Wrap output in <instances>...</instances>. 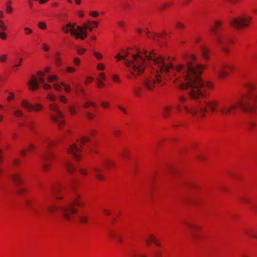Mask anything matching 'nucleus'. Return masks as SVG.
<instances>
[{
  "label": "nucleus",
  "instance_id": "37998d69",
  "mask_svg": "<svg viewBox=\"0 0 257 257\" xmlns=\"http://www.w3.org/2000/svg\"><path fill=\"white\" fill-rule=\"evenodd\" d=\"M109 235L111 237H114L116 238L117 235L116 234V233L113 231V230H110L109 231Z\"/></svg>",
  "mask_w": 257,
  "mask_h": 257
},
{
  "label": "nucleus",
  "instance_id": "dca6fc26",
  "mask_svg": "<svg viewBox=\"0 0 257 257\" xmlns=\"http://www.w3.org/2000/svg\"><path fill=\"white\" fill-rule=\"evenodd\" d=\"M75 24L71 23L69 22L67 24L66 26H64L62 27V30L65 33H68L69 31H70V33L71 34L72 31H77V29H75Z\"/></svg>",
  "mask_w": 257,
  "mask_h": 257
},
{
  "label": "nucleus",
  "instance_id": "6e6d98bb",
  "mask_svg": "<svg viewBox=\"0 0 257 257\" xmlns=\"http://www.w3.org/2000/svg\"><path fill=\"white\" fill-rule=\"evenodd\" d=\"M97 69L99 70H104V66L103 64L100 63L97 65Z\"/></svg>",
  "mask_w": 257,
  "mask_h": 257
},
{
  "label": "nucleus",
  "instance_id": "4468645a",
  "mask_svg": "<svg viewBox=\"0 0 257 257\" xmlns=\"http://www.w3.org/2000/svg\"><path fill=\"white\" fill-rule=\"evenodd\" d=\"M185 224L188 227L190 230V234L193 239H196L197 236L196 235L195 233L199 229V227L189 223H185Z\"/></svg>",
  "mask_w": 257,
  "mask_h": 257
},
{
  "label": "nucleus",
  "instance_id": "7ed1b4c3",
  "mask_svg": "<svg viewBox=\"0 0 257 257\" xmlns=\"http://www.w3.org/2000/svg\"><path fill=\"white\" fill-rule=\"evenodd\" d=\"M75 205L83 207L85 203L78 197L73 199L70 202L64 204L60 203L58 205L47 202L44 204V208L50 214H54L57 212L60 213L65 220L70 221L73 215L77 212V209L74 207Z\"/></svg>",
  "mask_w": 257,
  "mask_h": 257
},
{
  "label": "nucleus",
  "instance_id": "5fc2aeb1",
  "mask_svg": "<svg viewBox=\"0 0 257 257\" xmlns=\"http://www.w3.org/2000/svg\"><path fill=\"white\" fill-rule=\"evenodd\" d=\"M241 201L244 203H246V204H250V200H249L247 198H242Z\"/></svg>",
  "mask_w": 257,
  "mask_h": 257
},
{
  "label": "nucleus",
  "instance_id": "58836bf2",
  "mask_svg": "<svg viewBox=\"0 0 257 257\" xmlns=\"http://www.w3.org/2000/svg\"><path fill=\"white\" fill-rule=\"evenodd\" d=\"M14 98V94L11 92L9 93V95L7 97L8 101L10 102Z\"/></svg>",
  "mask_w": 257,
  "mask_h": 257
},
{
  "label": "nucleus",
  "instance_id": "ea45409f",
  "mask_svg": "<svg viewBox=\"0 0 257 257\" xmlns=\"http://www.w3.org/2000/svg\"><path fill=\"white\" fill-rule=\"evenodd\" d=\"M93 54L96 56V57L99 60H101L103 57L102 55L99 53V52H94Z\"/></svg>",
  "mask_w": 257,
  "mask_h": 257
},
{
  "label": "nucleus",
  "instance_id": "338daca9",
  "mask_svg": "<svg viewBox=\"0 0 257 257\" xmlns=\"http://www.w3.org/2000/svg\"><path fill=\"white\" fill-rule=\"evenodd\" d=\"M103 212L104 214H105L106 215H110L111 213L110 212L109 210H107V209H104L103 210Z\"/></svg>",
  "mask_w": 257,
  "mask_h": 257
},
{
  "label": "nucleus",
  "instance_id": "a211bd4d",
  "mask_svg": "<svg viewBox=\"0 0 257 257\" xmlns=\"http://www.w3.org/2000/svg\"><path fill=\"white\" fill-rule=\"evenodd\" d=\"M78 219L81 223L83 224L87 223L89 221V217L84 212L80 213L78 215Z\"/></svg>",
  "mask_w": 257,
  "mask_h": 257
},
{
  "label": "nucleus",
  "instance_id": "4d7b16f0",
  "mask_svg": "<svg viewBox=\"0 0 257 257\" xmlns=\"http://www.w3.org/2000/svg\"><path fill=\"white\" fill-rule=\"evenodd\" d=\"M118 108L122 111L124 114H127V112L125 108L122 107L121 106H118Z\"/></svg>",
  "mask_w": 257,
  "mask_h": 257
},
{
  "label": "nucleus",
  "instance_id": "de8ad7c7",
  "mask_svg": "<svg viewBox=\"0 0 257 257\" xmlns=\"http://www.w3.org/2000/svg\"><path fill=\"white\" fill-rule=\"evenodd\" d=\"M121 133L120 131H119V130H115L113 131V134L116 137H118L119 136H120L121 135Z\"/></svg>",
  "mask_w": 257,
  "mask_h": 257
},
{
  "label": "nucleus",
  "instance_id": "2eb2a0df",
  "mask_svg": "<svg viewBox=\"0 0 257 257\" xmlns=\"http://www.w3.org/2000/svg\"><path fill=\"white\" fill-rule=\"evenodd\" d=\"M144 240L148 245H149L151 243H154L156 246H160V243L157 240L156 237L152 235H150L148 237L144 238Z\"/></svg>",
  "mask_w": 257,
  "mask_h": 257
},
{
  "label": "nucleus",
  "instance_id": "6e6552de",
  "mask_svg": "<svg viewBox=\"0 0 257 257\" xmlns=\"http://www.w3.org/2000/svg\"><path fill=\"white\" fill-rule=\"evenodd\" d=\"M234 66L228 63L220 64L215 67L213 69L215 74L219 79L224 78L228 74V71H232Z\"/></svg>",
  "mask_w": 257,
  "mask_h": 257
},
{
  "label": "nucleus",
  "instance_id": "39448f33",
  "mask_svg": "<svg viewBox=\"0 0 257 257\" xmlns=\"http://www.w3.org/2000/svg\"><path fill=\"white\" fill-rule=\"evenodd\" d=\"M46 98L49 101L48 107L52 112L50 115L51 120L57 124L59 127H62L64 124V121L63 119V115L59 109L58 105L54 103L56 100V96L53 94L48 93Z\"/></svg>",
  "mask_w": 257,
  "mask_h": 257
},
{
  "label": "nucleus",
  "instance_id": "774afa93",
  "mask_svg": "<svg viewBox=\"0 0 257 257\" xmlns=\"http://www.w3.org/2000/svg\"><path fill=\"white\" fill-rule=\"evenodd\" d=\"M134 257H147V256L144 254L140 253L138 255H135Z\"/></svg>",
  "mask_w": 257,
  "mask_h": 257
},
{
  "label": "nucleus",
  "instance_id": "bb28decb",
  "mask_svg": "<svg viewBox=\"0 0 257 257\" xmlns=\"http://www.w3.org/2000/svg\"><path fill=\"white\" fill-rule=\"evenodd\" d=\"M38 27L41 30H45L47 28V25L44 22H40L38 24Z\"/></svg>",
  "mask_w": 257,
  "mask_h": 257
},
{
  "label": "nucleus",
  "instance_id": "20e7f679",
  "mask_svg": "<svg viewBox=\"0 0 257 257\" xmlns=\"http://www.w3.org/2000/svg\"><path fill=\"white\" fill-rule=\"evenodd\" d=\"M209 31L222 50L224 52H228V46L232 40L229 34L223 30L221 23L216 22L214 26L210 27Z\"/></svg>",
  "mask_w": 257,
  "mask_h": 257
},
{
  "label": "nucleus",
  "instance_id": "ddd939ff",
  "mask_svg": "<svg viewBox=\"0 0 257 257\" xmlns=\"http://www.w3.org/2000/svg\"><path fill=\"white\" fill-rule=\"evenodd\" d=\"M17 195H24L27 191L23 184V179L17 174Z\"/></svg>",
  "mask_w": 257,
  "mask_h": 257
},
{
  "label": "nucleus",
  "instance_id": "f257e3e1",
  "mask_svg": "<svg viewBox=\"0 0 257 257\" xmlns=\"http://www.w3.org/2000/svg\"><path fill=\"white\" fill-rule=\"evenodd\" d=\"M115 57L119 60H123L131 76L136 77L143 73L145 70H151V76L146 77L143 81V85L147 90H152L163 79L168 77L182 89L188 90V95L194 103L187 102V98L184 96L178 97L179 103L176 108L181 112L183 109L186 113L193 116L203 117L207 112V109L211 112L218 110L219 101L215 99L204 98L206 88L211 89L212 83L204 82L200 77L204 67L195 62L193 55L184 54L183 59L185 64L173 66L168 60L156 55L153 51L146 50H137L132 53L129 51H124L122 55L117 54Z\"/></svg>",
  "mask_w": 257,
  "mask_h": 257
},
{
  "label": "nucleus",
  "instance_id": "2f4dec72",
  "mask_svg": "<svg viewBox=\"0 0 257 257\" xmlns=\"http://www.w3.org/2000/svg\"><path fill=\"white\" fill-rule=\"evenodd\" d=\"M66 71L67 73H73L76 71V69L73 67L69 66L66 67Z\"/></svg>",
  "mask_w": 257,
  "mask_h": 257
},
{
  "label": "nucleus",
  "instance_id": "aec40b11",
  "mask_svg": "<svg viewBox=\"0 0 257 257\" xmlns=\"http://www.w3.org/2000/svg\"><path fill=\"white\" fill-rule=\"evenodd\" d=\"M63 164L68 173H72L75 171V169L74 167L70 162L64 161L63 162Z\"/></svg>",
  "mask_w": 257,
  "mask_h": 257
},
{
  "label": "nucleus",
  "instance_id": "412c9836",
  "mask_svg": "<svg viewBox=\"0 0 257 257\" xmlns=\"http://www.w3.org/2000/svg\"><path fill=\"white\" fill-rule=\"evenodd\" d=\"M172 108L173 107L171 105H166L163 108L162 112L164 117H168L169 116Z\"/></svg>",
  "mask_w": 257,
  "mask_h": 257
},
{
  "label": "nucleus",
  "instance_id": "a878e982",
  "mask_svg": "<svg viewBox=\"0 0 257 257\" xmlns=\"http://www.w3.org/2000/svg\"><path fill=\"white\" fill-rule=\"evenodd\" d=\"M60 85L61 86H63L64 87L65 91L67 93H70L71 92V88H70V86L69 85L66 84L63 82H60Z\"/></svg>",
  "mask_w": 257,
  "mask_h": 257
},
{
  "label": "nucleus",
  "instance_id": "0eeeda50",
  "mask_svg": "<svg viewBox=\"0 0 257 257\" xmlns=\"http://www.w3.org/2000/svg\"><path fill=\"white\" fill-rule=\"evenodd\" d=\"M251 20L250 16L241 15L230 20V24L233 28L240 30L247 27Z\"/></svg>",
  "mask_w": 257,
  "mask_h": 257
},
{
  "label": "nucleus",
  "instance_id": "473e14b6",
  "mask_svg": "<svg viewBox=\"0 0 257 257\" xmlns=\"http://www.w3.org/2000/svg\"><path fill=\"white\" fill-rule=\"evenodd\" d=\"M89 105H91L94 107H95L96 105L95 103L91 102H87L85 104H83V107L84 108H88Z\"/></svg>",
  "mask_w": 257,
  "mask_h": 257
},
{
  "label": "nucleus",
  "instance_id": "0e129e2a",
  "mask_svg": "<svg viewBox=\"0 0 257 257\" xmlns=\"http://www.w3.org/2000/svg\"><path fill=\"white\" fill-rule=\"evenodd\" d=\"M100 77L104 80H105L106 79V76H105L104 73H100L99 74Z\"/></svg>",
  "mask_w": 257,
  "mask_h": 257
},
{
  "label": "nucleus",
  "instance_id": "a19ab883",
  "mask_svg": "<svg viewBox=\"0 0 257 257\" xmlns=\"http://www.w3.org/2000/svg\"><path fill=\"white\" fill-rule=\"evenodd\" d=\"M153 255L154 257H162V253L159 251H155L153 253Z\"/></svg>",
  "mask_w": 257,
  "mask_h": 257
},
{
  "label": "nucleus",
  "instance_id": "c85d7f7f",
  "mask_svg": "<svg viewBox=\"0 0 257 257\" xmlns=\"http://www.w3.org/2000/svg\"><path fill=\"white\" fill-rule=\"evenodd\" d=\"M68 111L70 114L72 115H74L76 114V108L74 106H69L68 107Z\"/></svg>",
  "mask_w": 257,
  "mask_h": 257
},
{
  "label": "nucleus",
  "instance_id": "6ab92c4d",
  "mask_svg": "<svg viewBox=\"0 0 257 257\" xmlns=\"http://www.w3.org/2000/svg\"><path fill=\"white\" fill-rule=\"evenodd\" d=\"M94 171L96 178L98 180H101L104 179V176L102 173V169L99 167H94Z\"/></svg>",
  "mask_w": 257,
  "mask_h": 257
},
{
  "label": "nucleus",
  "instance_id": "864d4df0",
  "mask_svg": "<svg viewBox=\"0 0 257 257\" xmlns=\"http://www.w3.org/2000/svg\"><path fill=\"white\" fill-rule=\"evenodd\" d=\"M7 58V55H2L0 56V61L2 62H5Z\"/></svg>",
  "mask_w": 257,
  "mask_h": 257
},
{
  "label": "nucleus",
  "instance_id": "423d86ee",
  "mask_svg": "<svg viewBox=\"0 0 257 257\" xmlns=\"http://www.w3.org/2000/svg\"><path fill=\"white\" fill-rule=\"evenodd\" d=\"M37 75L39 78H37L35 75L32 76L31 78L29 81V88L32 91H35L39 88V82L43 84L44 89L48 90L51 88V86L44 83L45 80L43 78L45 76V73L42 71H38Z\"/></svg>",
  "mask_w": 257,
  "mask_h": 257
},
{
  "label": "nucleus",
  "instance_id": "9b49d317",
  "mask_svg": "<svg viewBox=\"0 0 257 257\" xmlns=\"http://www.w3.org/2000/svg\"><path fill=\"white\" fill-rule=\"evenodd\" d=\"M21 106L26 109L28 111L34 110L36 112H39L43 109V106L41 104H36L32 105L30 104L26 100H22L21 102Z\"/></svg>",
  "mask_w": 257,
  "mask_h": 257
},
{
  "label": "nucleus",
  "instance_id": "603ef678",
  "mask_svg": "<svg viewBox=\"0 0 257 257\" xmlns=\"http://www.w3.org/2000/svg\"><path fill=\"white\" fill-rule=\"evenodd\" d=\"M77 52L79 54H82L85 52V49L84 48H78L77 50Z\"/></svg>",
  "mask_w": 257,
  "mask_h": 257
},
{
  "label": "nucleus",
  "instance_id": "cd10ccee",
  "mask_svg": "<svg viewBox=\"0 0 257 257\" xmlns=\"http://www.w3.org/2000/svg\"><path fill=\"white\" fill-rule=\"evenodd\" d=\"M176 27L179 30H182L184 28L185 25L181 22L177 21L176 23Z\"/></svg>",
  "mask_w": 257,
  "mask_h": 257
},
{
  "label": "nucleus",
  "instance_id": "72a5a7b5",
  "mask_svg": "<svg viewBox=\"0 0 257 257\" xmlns=\"http://www.w3.org/2000/svg\"><path fill=\"white\" fill-rule=\"evenodd\" d=\"M88 23L90 24V25H91L92 26V28L94 27H97L98 26V23L97 21H91L90 20H88Z\"/></svg>",
  "mask_w": 257,
  "mask_h": 257
},
{
  "label": "nucleus",
  "instance_id": "f3484780",
  "mask_svg": "<svg viewBox=\"0 0 257 257\" xmlns=\"http://www.w3.org/2000/svg\"><path fill=\"white\" fill-rule=\"evenodd\" d=\"M62 189V187L61 186H57L53 187L51 189V192L53 195L56 197L57 200L62 199L63 197H60V192Z\"/></svg>",
  "mask_w": 257,
  "mask_h": 257
},
{
  "label": "nucleus",
  "instance_id": "c03bdc74",
  "mask_svg": "<svg viewBox=\"0 0 257 257\" xmlns=\"http://www.w3.org/2000/svg\"><path fill=\"white\" fill-rule=\"evenodd\" d=\"M74 63L75 65L76 66H79L80 64V60L79 58L77 57H75L74 58Z\"/></svg>",
  "mask_w": 257,
  "mask_h": 257
},
{
  "label": "nucleus",
  "instance_id": "c756f323",
  "mask_svg": "<svg viewBox=\"0 0 257 257\" xmlns=\"http://www.w3.org/2000/svg\"><path fill=\"white\" fill-rule=\"evenodd\" d=\"M42 141H43L44 143H46V144H47V145L48 146H52V145H53V144H54V142H53L52 141H51V140H49V139H47V138H43V139H42Z\"/></svg>",
  "mask_w": 257,
  "mask_h": 257
},
{
  "label": "nucleus",
  "instance_id": "69168bd1",
  "mask_svg": "<svg viewBox=\"0 0 257 257\" xmlns=\"http://www.w3.org/2000/svg\"><path fill=\"white\" fill-rule=\"evenodd\" d=\"M93 79L92 77H87L86 78V83H89V82H91L92 81H93Z\"/></svg>",
  "mask_w": 257,
  "mask_h": 257
},
{
  "label": "nucleus",
  "instance_id": "f704fd0d",
  "mask_svg": "<svg viewBox=\"0 0 257 257\" xmlns=\"http://www.w3.org/2000/svg\"><path fill=\"white\" fill-rule=\"evenodd\" d=\"M89 138L88 137H84L81 139L80 143H81V145H84L85 143L86 142H87L88 141H89Z\"/></svg>",
  "mask_w": 257,
  "mask_h": 257
},
{
  "label": "nucleus",
  "instance_id": "e2e57ef3",
  "mask_svg": "<svg viewBox=\"0 0 257 257\" xmlns=\"http://www.w3.org/2000/svg\"><path fill=\"white\" fill-rule=\"evenodd\" d=\"M116 239L118 240L120 243H122L123 240L121 236L117 235L116 237Z\"/></svg>",
  "mask_w": 257,
  "mask_h": 257
},
{
  "label": "nucleus",
  "instance_id": "680f3d73",
  "mask_svg": "<svg viewBox=\"0 0 257 257\" xmlns=\"http://www.w3.org/2000/svg\"><path fill=\"white\" fill-rule=\"evenodd\" d=\"M248 235L250 236V237H252V238L257 239V234H255V233H248Z\"/></svg>",
  "mask_w": 257,
  "mask_h": 257
},
{
  "label": "nucleus",
  "instance_id": "49530a36",
  "mask_svg": "<svg viewBox=\"0 0 257 257\" xmlns=\"http://www.w3.org/2000/svg\"><path fill=\"white\" fill-rule=\"evenodd\" d=\"M53 87H54L55 90L58 91H60L61 90V87L59 84H54Z\"/></svg>",
  "mask_w": 257,
  "mask_h": 257
},
{
  "label": "nucleus",
  "instance_id": "393cba45",
  "mask_svg": "<svg viewBox=\"0 0 257 257\" xmlns=\"http://www.w3.org/2000/svg\"><path fill=\"white\" fill-rule=\"evenodd\" d=\"M130 153L126 149H123L120 155L123 159H126L129 156Z\"/></svg>",
  "mask_w": 257,
  "mask_h": 257
},
{
  "label": "nucleus",
  "instance_id": "a18cd8bd",
  "mask_svg": "<svg viewBox=\"0 0 257 257\" xmlns=\"http://www.w3.org/2000/svg\"><path fill=\"white\" fill-rule=\"evenodd\" d=\"M73 84L74 85L76 91H78L79 88L81 89V85L80 83L78 82H74Z\"/></svg>",
  "mask_w": 257,
  "mask_h": 257
},
{
  "label": "nucleus",
  "instance_id": "b1692460",
  "mask_svg": "<svg viewBox=\"0 0 257 257\" xmlns=\"http://www.w3.org/2000/svg\"><path fill=\"white\" fill-rule=\"evenodd\" d=\"M58 76L56 75H49L47 78V81L48 82L51 83L54 81H58Z\"/></svg>",
  "mask_w": 257,
  "mask_h": 257
},
{
  "label": "nucleus",
  "instance_id": "13d9d810",
  "mask_svg": "<svg viewBox=\"0 0 257 257\" xmlns=\"http://www.w3.org/2000/svg\"><path fill=\"white\" fill-rule=\"evenodd\" d=\"M79 171L82 175H86L87 174V171L85 169H80Z\"/></svg>",
  "mask_w": 257,
  "mask_h": 257
},
{
  "label": "nucleus",
  "instance_id": "f8f14e48",
  "mask_svg": "<svg viewBox=\"0 0 257 257\" xmlns=\"http://www.w3.org/2000/svg\"><path fill=\"white\" fill-rule=\"evenodd\" d=\"M67 150L68 153L72 155L75 159L77 160L80 159L81 150L75 143L70 145Z\"/></svg>",
  "mask_w": 257,
  "mask_h": 257
},
{
  "label": "nucleus",
  "instance_id": "bf43d9fd",
  "mask_svg": "<svg viewBox=\"0 0 257 257\" xmlns=\"http://www.w3.org/2000/svg\"><path fill=\"white\" fill-rule=\"evenodd\" d=\"M0 38L3 40H5L6 38V34L4 32L0 33Z\"/></svg>",
  "mask_w": 257,
  "mask_h": 257
},
{
  "label": "nucleus",
  "instance_id": "3c124183",
  "mask_svg": "<svg viewBox=\"0 0 257 257\" xmlns=\"http://www.w3.org/2000/svg\"><path fill=\"white\" fill-rule=\"evenodd\" d=\"M101 105L103 107L106 108L107 107H109L110 105V104L109 102L106 101H103L101 103Z\"/></svg>",
  "mask_w": 257,
  "mask_h": 257
},
{
  "label": "nucleus",
  "instance_id": "09e8293b",
  "mask_svg": "<svg viewBox=\"0 0 257 257\" xmlns=\"http://www.w3.org/2000/svg\"><path fill=\"white\" fill-rule=\"evenodd\" d=\"M86 117L89 119H92L94 118V114L90 113V112H87L86 113Z\"/></svg>",
  "mask_w": 257,
  "mask_h": 257
},
{
  "label": "nucleus",
  "instance_id": "4be33fe9",
  "mask_svg": "<svg viewBox=\"0 0 257 257\" xmlns=\"http://www.w3.org/2000/svg\"><path fill=\"white\" fill-rule=\"evenodd\" d=\"M103 165L106 168H110L111 167H113L115 166V163L113 161L111 160L106 159L103 161Z\"/></svg>",
  "mask_w": 257,
  "mask_h": 257
},
{
  "label": "nucleus",
  "instance_id": "5701e85b",
  "mask_svg": "<svg viewBox=\"0 0 257 257\" xmlns=\"http://www.w3.org/2000/svg\"><path fill=\"white\" fill-rule=\"evenodd\" d=\"M202 56L204 58L208 59L209 58L208 52L209 50L205 46H201L200 48Z\"/></svg>",
  "mask_w": 257,
  "mask_h": 257
},
{
  "label": "nucleus",
  "instance_id": "052dcab7",
  "mask_svg": "<svg viewBox=\"0 0 257 257\" xmlns=\"http://www.w3.org/2000/svg\"><path fill=\"white\" fill-rule=\"evenodd\" d=\"M97 81L98 82V86L99 87H102L104 85V83L103 82H102L99 79H98Z\"/></svg>",
  "mask_w": 257,
  "mask_h": 257
},
{
  "label": "nucleus",
  "instance_id": "f03ea898",
  "mask_svg": "<svg viewBox=\"0 0 257 257\" xmlns=\"http://www.w3.org/2000/svg\"><path fill=\"white\" fill-rule=\"evenodd\" d=\"M238 106L248 114L257 115V92L248 94L239 101L238 105L235 104H224L220 107L219 111L225 117L233 116Z\"/></svg>",
  "mask_w": 257,
  "mask_h": 257
},
{
  "label": "nucleus",
  "instance_id": "79ce46f5",
  "mask_svg": "<svg viewBox=\"0 0 257 257\" xmlns=\"http://www.w3.org/2000/svg\"><path fill=\"white\" fill-rule=\"evenodd\" d=\"M90 15L91 16L96 18L99 16V13L97 12L96 11H91L89 13Z\"/></svg>",
  "mask_w": 257,
  "mask_h": 257
},
{
  "label": "nucleus",
  "instance_id": "c9c22d12",
  "mask_svg": "<svg viewBox=\"0 0 257 257\" xmlns=\"http://www.w3.org/2000/svg\"><path fill=\"white\" fill-rule=\"evenodd\" d=\"M6 29L7 27L5 25L4 22L0 20V30L3 31L6 30Z\"/></svg>",
  "mask_w": 257,
  "mask_h": 257
},
{
  "label": "nucleus",
  "instance_id": "7c9ffc66",
  "mask_svg": "<svg viewBox=\"0 0 257 257\" xmlns=\"http://www.w3.org/2000/svg\"><path fill=\"white\" fill-rule=\"evenodd\" d=\"M59 99L60 101L63 103H67L68 102V99L63 95H60Z\"/></svg>",
  "mask_w": 257,
  "mask_h": 257
},
{
  "label": "nucleus",
  "instance_id": "8fccbe9b",
  "mask_svg": "<svg viewBox=\"0 0 257 257\" xmlns=\"http://www.w3.org/2000/svg\"><path fill=\"white\" fill-rule=\"evenodd\" d=\"M42 49L44 51L47 52L49 50V47L47 45V44L44 43L42 44Z\"/></svg>",
  "mask_w": 257,
  "mask_h": 257
},
{
  "label": "nucleus",
  "instance_id": "9d476101",
  "mask_svg": "<svg viewBox=\"0 0 257 257\" xmlns=\"http://www.w3.org/2000/svg\"><path fill=\"white\" fill-rule=\"evenodd\" d=\"M54 158V155L51 152H44L41 156V165L45 171H47L51 167L49 161Z\"/></svg>",
  "mask_w": 257,
  "mask_h": 257
},
{
  "label": "nucleus",
  "instance_id": "4c0bfd02",
  "mask_svg": "<svg viewBox=\"0 0 257 257\" xmlns=\"http://www.w3.org/2000/svg\"><path fill=\"white\" fill-rule=\"evenodd\" d=\"M140 90H141V88L140 87L135 88L134 89V92L136 96H140Z\"/></svg>",
  "mask_w": 257,
  "mask_h": 257
},
{
  "label": "nucleus",
  "instance_id": "1a4fd4ad",
  "mask_svg": "<svg viewBox=\"0 0 257 257\" xmlns=\"http://www.w3.org/2000/svg\"><path fill=\"white\" fill-rule=\"evenodd\" d=\"M89 24L87 21L82 26H78L77 27V31H72L71 35H74L76 39L79 38L84 40L87 36L86 30L88 29L90 31H92L93 30L92 26Z\"/></svg>",
  "mask_w": 257,
  "mask_h": 257
},
{
  "label": "nucleus",
  "instance_id": "e433bc0d",
  "mask_svg": "<svg viewBox=\"0 0 257 257\" xmlns=\"http://www.w3.org/2000/svg\"><path fill=\"white\" fill-rule=\"evenodd\" d=\"M112 80L116 82H120V79L119 77V76L117 75H113L112 76Z\"/></svg>",
  "mask_w": 257,
  "mask_h": 257
}]
</instances>
